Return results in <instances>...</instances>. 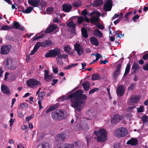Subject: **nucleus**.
Wrapping results in <instances>:
<instances>
[{"instance_id": "cd10ccee", "label": "nucleus", "mask_w": 148, "mask_h": 148, "mask_svg": "<svg viewBox=\"0 0 148 148\" xmlns=\"http://www.w3.org/2000/svg\"><path fill=\"white\" fill-rule=\"evenodd\" d=\"M67 26L69 27L73 28V33H74L75 34V28L76 26L75 23H73L72 21H71L67 24Z\"/></svg>"}, {"instance_id": "37998d69", "label": "nucleus", "mask_w": 148, "mask_h": 148, "mask_svg": "<svg viewBox=\"0 0 148 148\" xmlns=\"http://www.w3.org/2000/svg\"><path fill=\"white\" fill-rule=\"evenodd\" d=\"M60 135L57 134L55 137V139L56 141L58 143H61L63 142L62 140L61 139Z\"/></svg>"}, {"instance_id": "2f4dec72", "label": "nucleus", "mask_w": 148, "mask_h": 148, "mask_svg": "<svg viewBox=\"0 0 148 148\" xmlns=\"http://www.w3.org/2000/svg\"><path fill=\"white\" fill-rule=\"evenodd\" d=\"M81 30L82 35L84 38H87L88 36V34L87 29L85 28H81Z\"/></svg>"}, {"instance_id": "7c9ffc66", "label": "nucleus", "mask_w": 148, "mask_h": 148, "mask_svg": "<svg viewBox=\"0 0 148 148\" xmlns=\"http://www.w3.org/2000/svg\"><path fill=\"white\" fill-rule=\"evenodd\" d=\"M101 77L98 73H95L93 74L91 77L92 80H99L101 79Z\"/></svg>"}, {"instance_id": "4468645a", "label": "nucleus", "mask_w": 148, "mask_h": 148, "mask_svg": "<svg viewBox=\"0 0 148 148\" xmlns=\"http://www.w3.org/2000/svg\"><path fill=\"white\" fill-rule=\"evenodd\" d=\"M140 97L136 95L132 96L130 100L128 101V103L130 105H132L133 103L137 102L139 100Z\"/></svg>"}, {"instance_id": "864d4df0", "label": "nucleus", "mask_w": 148, "mask_h": 148, "mask_svg": "<svg viewBox=\"0 0 148 148\" xmlns=\"http://www.w3.org/2000/svg\"><path fill=\"white\" fill-rule=\"evenodd\" d=\"M84 20H85L86 22H89L90 19H78L77 22L79 24L83 22Z\"/></svg>"}, {"instance_id": "4be33fe9", "label": "nucleus", "mask_w": 148, "mask_h": 148, "mask_svg": "<svg viewBox=\"0 0 148 148\" xmlns=\"http://www.w3.org/2000/svg\"><path fill=\"white\" fill-rule=\"evenodd\" d=\"M90 13L88 12L86 9L84 10L82 12V15L84 16V18H88V16H90ZM77 18H84L82 16L78 17Z\"/></svg>"}, {"instance_id": "423d86ee", "label": "nucleus", "mask_w": 148, "mask_h": 148, "mask_svg": "<svg viewBox=\"0 0 148 148\" xmlns=\"http://www.w3.org/2000/svg\"><path fill=\"white\" fill-rule=\"evenodd\" d=\"M27 84L29 87L33 88L38 85H40V82L34 79H30L27 81Z\"/></svg>"}, {"instance_id": "1a4fd4ad", "label": "nucleus", "mask_w": 148, "mask_h": 148, "mask_svg": "<svg viewBox=\"0 0 148 148\" xmlns=\"http://www.w3.org/2000/svg\"><path fill=\"white\" fill-rule=\"evenodd\" d=\"M90 15L91 17V18H99V17L100 16H101L102 17L104 16V14L101 15L96 9H95L92 12L90 13Z\"/></svg>"}, {"instance_id": "20e7f679", "label": "nucleus", "mask_w": 148, "mask_h": 148, "mask_svg": "<svg viewBox=\"0 0 148 148\" xmlns=\"http://www.w3.org/2000/svg\"><path fill=\"white\" fill-rule=\"evenodd\" d=\"M64 112L61 110H56L51 113L52 118L54 120H61L64 118Z\"/></svg>"}, {"instance_id": "338daca9", "label": "nucleus", "mask_w": 148, "mask_h": 148, "mask_svg": "<svg viewBox=\"0 0 148 148\" xmlns=\"http://www.w3.org/2000/svg\"><path fill=\"white\" fill-rule=\"evenodd\" d=\"M37 49L34 47L33 49L31 51V53H30V55H33L37 51Z\"/></svg>"}, {"instance_id": "ea45409f", "label": "nucleus", "mask_w": 148, "mask_h": 148, "mask_svg": "<svg viewBox=\"0 0 148 148\" xmlns=\"http://www.w3.org/2000/svg\"><path fill=\"white\" fill-rule=\"evenodd\" d=\"M12 29V28L10 26L6 25H4L1 26L0 29L1 30H10Z\"/></svg>"}, {"instance_id": "f704fd0d", "label": "nucleus", "mask_w": 148, "mask_h": 148, "mask_svg": "<svg viewBox=\"0 0 148 148\" xmlns=\"http://www.w3.org/2000/svg\"><path fill=\"white\" fill-rule=\"evenodd\" d=\"M33 9V8L31 7H27L25 10L23 9L22 12L24 13H29L31 12Z\"/></svg>"}, {"instance_id": "c03bdc74", "label": "nucleus", "mask_w": 148, "mask_h": 148, "mask_svg": "<svg viewBox=\"0 0 148 148\" xmlns=\"http://www.w3.org/2000/svg\"><path fill=\"white\" fill-rule=\"evenodd\" d=\"M28 107V104L26 103H21L19 106V108L20 109H23L25 108H27Z\"/></svg>"}, {"instance_id": "2eb2a0df", "label": "nucleus", "mask_w": 148, "mask_h": 148, "mask_svg": "<svg viewBox=\"0 0 148 148\" xmlns=\"http://www.w3.org/2000/svg\"><path fill=\"white\" fill-rule=\"evenodd\" d=\"M121 67V64H119L116 67V70L113 73V77L115 79H116L120 74Z\"/></svg>"}, {"instance_id": "13d9d810", "label": "nucleus", "mask_w": 148, "mask_h": 148, "mask_svg": "<svg viewBox=\"0 0 148 148\" xmlns=\"http://www.w3.org/2000/svg\"><path fill=\"white\" fill-rule=\"evenodd\" d=\"M45 79L47 82H49L51 79V75H49L46 76V77H44Z\"/></svg>"}, {"instance_id": "e433bc0d", "label": "nucleus", "mask_w": 148, "mask_h": 148, "mask_svg": "<svg viewBox=\"0 0 148 148\" xmlns=\"http://www.w3.org/2000/svg\"><path fill=\"white\" fill-rule=\"evenodd\" d=\"M94 34L96 36H98L100 38L103 35L101 32L98 30L96 29L94 31Z\"/></svg>"}, {"instance_id": "69168bd1", "label": "nucleus", "mask_w": 148, "mask_h": 148, "mask_svg": "<svg viewBox=\"0 0 148 148\" xmlns=\"http://www.w3.org/2000/svg\"><path fill=\"white\" fill-rule=\"evenodd\" d=\"M83 128L84 130H87L89 129V127L87 124L85 123L83 125Z\"/></svg>"}, {"instance_id": "9b49d317", "label": "nucleus", "mask_w": 148, "mask_h": 148, "mask_svg": "<svg viewBox=\"0 0 148 148\" xmlns=\"http://www.w3.org/2000/svg\"><path fill=\"white\" fill-rule=\"evenodd\" d=\"M75 50L77 52V53L79 55H82L83 53V49L80 45L76 43L74 45Z\"/></svg>"}, {"instance_id": "0e129e2a", "label": "nucleus", "mask_w": 148, "mask_h": 148, "mask_svg": "<svg viewBox=\"0 0 148 148\" xmlns=\"http://www.w3.org/2000/svg\"><path fill=\"white\" fill-rule=\"evenodd\" d=\"M34 116V114H32L30 116H28L26 118V120L27 121H29L30 119L32 118Z\"/></svg>"}, {"instance_id": "e2e57ef3", "label": "nucleus", "mask_w": 148, "mask_h": 148, "mask_svg": "<svg viewBox=\"0 0 148 148\" xmlns=\"http://www.w3.org/2000/svg\"><path fill=\"white\" fill-rule=\"evenodd\" d=\"M7 68H8V69H10V70H14L16 69V66H15L13 65H11L10 66L9 65Z\"/></svg>"}, {"instance_id": "9d476101", "label": "nucleus", "mask_w": 148, "mask_h": 148, "mask_svg": "<svg viewBox=\"0 0 148 148\" xmlns=\"http://www.w3.org/2000/svg\"><path fill=\"white\" fill-rule=\"evenodd\" d=\"M123 116L118 114L114 115L113 119L111 120V123L112 124H115L121 121L123 118Z\"/></svg>"}, {"instance_id": "603ef678", "label": "nucleus", "mask_w": 148, "mask_h": 148, "mask_svg": "<svg viewBox=\"0 0 148 148\" xmlns=\"http://www.w3.org/2000/svg\"><path fill=\"white\" fill-rule=\"evenodd\" d=\"M40 3V5L42 8L44 7L47 5V3L43 0H41Z\"/></svg>"}, {"instance_id": "58836bf2", "label": "nucleus", "mask_w": 148, "mask_h": 148, "mask_svg": "<svg viewBox=\"0 0 148 148\" xmlns=\"http://www.w3.org/2000/svg\"><path fill=\"white\" fill-rule=\"evenodd\" d=\"M130 62H129L127 65L125 69V72L124 75V76H125L126 75H127L129 71L130 67Z\"/></svg>"}, {"instance_id": "5701e85b", "label": "nucleus", "mask_w": 148, "mask_h": 148, "mask_svg": "<svg viewBox=\"0 0 148 148\" xmlns=\"http://www.w3.org/2000/svg\"><path fill=\"white\" fill-rule=\"evenodd\" d=\"M139 69L140 67L139 65L137 63L134 62L132 66L131 69L132 71H132V73L134 74L137 71L139 70Z\"/></svg>"}, {"instance_id": "a211bd4d", "label": "nucleus", "mask_w": 148, "mask_h": 148, "mask_svg": "<svg viewBox=\"0 0 148 148\" xmlns=\"http://www.w3.org/2000/svg\"><path fill=\"white\" fill-rule=\"evenodd\" d=\"M57 28V26L54 24H52L47 28L45 31L44 32L45 34L50 33L54 30Z\"/></svg>"}, {"instance_id": "774afa93", "label": "nucleus", "mask_w": 148, "mask_h": 148, "mask_svg": "<svg viewBox=\"0 0 148 148\" xmlns=\"http://www.w3.org/2000/svg\"><path fill=\"white\" fill-rule=\"evenodd\" d=\"M143 68L144 70L148 71V63L144 65Z\"/></svg>"}, {"instance_id": "680f3d73", "label": "nucleus", "mask_w": 148, "mask_h": 148, "mask_svg": "<svg viewBox=\"0 0 148 148\" xmlns=\"http://www.w3.org/2000/svg\"><path fill=\"white\" fill-rule=\"evenodd\" d=\"M114 148H121V145L118 143H115L114 145Z\"/></svg>"}, {"instance_id": "5fc2aeb1", "label": "nucleus", "mask_w": 148, "mask_h": 148, "mask_svg": "<svg viewBox=\"0 0 148 148\" xmlns=\"http://www.w3.org/2000/svg\"><path fill=\"white\" fill-rule=\"evenodd\" d=\"M93 55H95L96 57V59L95 60V61H97L99 60V59L102 57V56L99 53H97L96 54H93Z\"/></svg>"}, {"instance_id": "c9c22d12", "label": "nucleus", "mask_w": 148, "mask_h": 148, "mask_svg": "<svg viewBox=\"0 0 148 148\" xmlns=\"http://www.w3.org/2000/svg\"><path fill=\"white\" fill-rule=\"evenodd\" d=\"M44 45L43 46L45 47L48 46L50 47L53 45V43L51 41L49 40H47L43 42Z\"/></svg>"}, {"instance_id": "412c9836", "label": "nucleus", "mask_w": 148, "mask_h": 148, "mask_svg": "<svg viewBox=\"0 0 148 148\" xmlns=\"http://www.w3.org/2000/svg\"><path fill=\"white\" fill-rule=\"evenodd\" d=\"M127 144L132 145H136L138 144V140L135 138H132L128 141Z\"/></svg>"}, {"instance_id": "bb28decb", "label": "nucleus", "mask_w": 148, "mask_h": 148, "mask_svg": "<svg viewBox=\"0 0 148 148\" xmlns=\"http://www.w3.org/2000/svg\"><path fill=\"white\" fill-rule=\"evenodd\" d=\"M90 41L92 45H95L96 46L98 45L99 42L95 37H93L90 38Z\"/></svg>"}, {"instance_id": "09e8293b", "label": "nucleus", "mask_w": 148, "mask_h": 148, "mask_svg": "<svg viewBox=\"0 0 148 148\" xmlns=\"http://www.w3.org/2000/svg\"><path fill=\"white\" fill-rule=\"evenodd\" d=\"M59 134L60 135L61 139L62 140L63 142L64 141V140H65L67 137V136L65 133Z\"/></svg>"}, {"instance_id": "6e6d98bb", "label": "nucleus", "mask_w": 148, "mask_h": 148, "mask_svg": "<svg viewBox=\"0 0 148 148\" xmlns=\"http://www.w3.org/2000/svg\"><path fill=\"white\" fill-rule=\"evenodd\" d=\"M138 112H142L144 111L143 106H140L139 108H137Z\"/></svg>"}, {"instance_id": "0eeeda50", "label": "nucleus", "mask_w": 148, "mask_h": 148, "mask_svg": "<svg viewBox=\"0 0 148 148\" xmlns=\"http://www.w3.org/2000/svg\"><path fill=\"white\" fill-rule=\"evenodd\" d=\"M113 3L111 0H107L103 6V9L106 11H109L111 10Z\"/></svg>"}, {"instance_id": "dca6fc26", "label": "nucleus", "mask_w": 148, "mask_h": 148, "mask_svg": "<svg viewBox=\"0 0 148 148\" xmlns=\"http://www.w3.org/2000/svg\"><path fill=\"white\" fill-rule=\"evenodd\" d=\"M124 86L122 85L119 86H118L117 90H116L117 95L120 96H122L124 93Z\"/></svg>"}, {"instance_id": "aec40b11", "label": "nucleus", "mask_w": 148, "mask_h": 148, "mask_svg": "<svg viewBox=\"0 0 148 148\" xmlns=\"http://www.w3.org/2000/svg\"><path fill=\"white\" fill-rule=\"evenodd\" d=\"M40 0H28V3L34 7H37L38 5Z\"/></svg>"}, {"instance_id": "393cba45", "label": "nucleus", "mask_w": 148, "mask_h": 148, "mask_svg": "<svg viewBox=\"0 0 148 148\" xmlns=\"http://www.w3.org/2000/svg\"><path fill=\"white\" fill-rule=\"evenodd\" d=\"M63 47L64 51L69 54V55H72L73 52L71 51V48L69 46V45H64Z\"/></svg>"}, {"instance_id": "473e14b6", "label": "nucleus", "mask_w": 148, "mask_h": 148, "mask_svg": "<svg viewBox=\"0 0 148 148\" xmlns=\"http://www.w3.org/2000/svg\"><path fill=\"white\" fill-rule=\"evenodd\" d=\"M37 148H49V144L47 143H44L38 145Z\"/></svg>"}, {"instance_id": "79ce46f5", "label": "nucleus", "mask_w": 148, "mask_h": 148, "mask_svg": "<svg viewBox=\"0 0 148 148\" xmlns=\"http://www.w3.org/2000/svg\"><path fill=\"white\" fill-rule=\"evenodd\" d=\"M43 45H44L43 42H37L34 47L38 49L40 46H42V47H44V46H43Z\"/></svg>"}, {"instance_id": "f8f14e48", "label": "nucleus", "mask_w": 148, "mask_h": 148, "mask_svg": "<svg viewBox=\"0 0 148 148\" xmlns=\"http://www.w3.org/2000/svg\"><path fill=\"white\" fill-rule=\"evenodd\" d=\"M72 8V6L70 3L64 4L62 6L63 10L66 12L71 11Z\"/></svg>"}, {"instance_id": "a878e982", "label": "nucleus", "mask_w": 148, "mask_h": 148, "mask_svg": "<svg viewBox=\"0 0 148 148\" xmlns=\"http://www.w3.org/2000/svg\"><path fill=\"white\" fill-rule=\"evenodd\" d=\"M1 90L4 93L6 94H10V91L8 87L5 85H3L1 86Z\"/></svg>"}, {"instance_id": "f257e3e1", "label": "nucleus", "mask_w": 148, "mask_h": 148, "mask_svg": "<svg viewBox=\"0 0 148 148\" xmlns=\"http://www.w3.org/2000/svg\"><path fill=\"white\" fill-rule=\"evenodd\" d=\"M83 92L82 90H78L68 96L70 99L71 106L76 111L79 112L81 110V106L83 103L82 101H85L86 99V95H82Z\"/></svg>"}, {"instance_id": "72a5a7b5", "label": "nucleus", "mask_w": 148, "mask_h": 148, "mask_svg": "<svg viewBox=\"0 0 148 148\" xmlns=\"http://www.w3.org/2000/svg\"><path fill=\"white\" fill-rule=\"evenodd\" d=\"M58 106L57 104L55 105L54 106H51L46 111V113H47L48 112H51L53 110H55Z\"/></svg>"}, {"instance_id": "a18cd8bd", "label": "nucleus", "mask_w": 148, "mask_h": 148, "mask_svg": "<svg viewBox=\"0 0 148 148\" xmlns=\"http://www.w3.org/2000/svg\"><path fill=\"white\" fill-rule=\"evenodd\" d=\"M68 55L67 54H62L61 55L60 54L59 55L58 58L60 59V61L61 62L62 61V58L63 59H65L68 57Z\"/></svg>"}, {"instance_id": "4c0bfd02", "label": "nucleus", "mask_w": 148, "mask_h": 148, "mask_svg": "<svg viewBox=\"0 0 148 148\" xmlns=\"http://www.w3.org/2000/svg\"><path fill=\"white\" fill-rule=\"evenodd\" d=\"M45 94L44 92H40L38 95V99L39 100L41 101L43 99V97L45 96Z\"/></svg>"}, {"instance_id": "bf43d9fd", "label": "nucleus", "mask_w": 148, "mask_h": 148, "mask_svg": "<svg viewBox=\"0 0 148 148\" xmlns=\"http://www.w3.org/2000/svg\"><path fill=\"white\" fill-rule=\"evenodd\" d=\"M132 14V12L131 11L127 13H126L125 14L124 18H127L128 17L130 16Z\"/></svg>"}, {"instance_id": "6ab92c4d", "label": "nucleus", "mask_w": 148, "mask_h": 148, "mask_svg": "<svg viewBox=\"0 0 148 148\" xmlns=\"http://www.w3.org/2000/svg\"><path fill=\"white\" fill-rule=\"evenodd\" d=\"M99 19H90V21L92 24H95V25L97 24L96 26L99 28L101 29H103L104 28V26L98 23V21H99Z\"/></svg>"}, {"instance_id": "f3484780", "label": "nucleus", "mask_w": 148, "mask_h": 148, "mask_svg": "<svg viewBox=\"0 0 148 148\" xmlns=\"http://www.w3.org/2000/svg\"><path fill=\"white\" fill-rule=\"evenodd\" d=\"M78 145V143L77 142H74L73 144H71L65 143L62 144L61 146L59 148H71L73 147H76Z\"/></svg>"}, {"instance_id": "c85d7f7f", "label": "nucleus", "mask_w": 148, "mask_h": 148, "mask_svg": "<svg viewBox=\"0 0 148 148\" xmlns=\"http://www.w3.org/2000/svg\"><path fill=\"white\" fill-rule=\"evenodd\" d=\"M12 59L10 57H8L5 59L4 64L6 67L11 64L12 62Z\"/></svg>"}, {"instance_id": "ddd939ff", "label": "nucleus", "mask_w": 148, "mask_h": 148, "mask_svg": "<svg viewBox=\"0 0 148 148\" xmlns=\"http://www.w3.org/2000/svg\"><path fill=\"white\" fill-rule=\"evenodd\" d=\"M11 26V27L12 29H15L22 31H24L25 29L24 27L23 26H21L19 23L17 22H14L12 25Z\"/></svg>"}, {"instance_id": "8fccbe9b", "label": "nucleus", "mask_w": 148, "mask_h": 148, "mask_svg": "<svg viewBox=\"0 0 148 148\" xmlns=\"http://www.w3.org/2000/svg\"><path fill=\"white\" fill-rule=\"evenodd\" d=\"M141 119L144 123H148V116H143L141 117Z\"/></svg>"}, {"instance_id": "b1692460", "label": "nucleus", "mask_w": 148, "mask_h": 148, "mask_svg": "<svg viewBox=\"0 0 148 148\" xmlns=\"http://www.w3.org/2000/svg\"><path fill=\"white\" fill-rule=\"evenodd\" d=\"M90 83L88 81L84 82L82 84V86L84 91H88L90 88Z\"/></svg>"}, {"instance_id": "7ed1b4c3", "label": "nucleus", "mask_w": 148, "mask_h": 148, "mask_svg": "<svg viewBox=\"0 0 148 148\" xmlns=\"http://www.w3.org/2000/svg\"><path fill=\"white\" fill-rule=\"evenodd\" d=\"M127 130L125 127H120L114 132V135L118 138L123 137L127 134Z\"/></svg>"}, {"instance_id": "39448f33", "label": "nucleus", "mask_w": 148, "mask_h": 148, "mask_svg": "<svg viewBox=\"0 0 148 148\" xmlns=\"http://www.w3.org/2000/svg\"><path fill=\"white\" fill-rule=\"evenodd\" d=\"M61 54V50L58 48H56L54 49L50 50L49 52L47 53L45 56L46 58L55 57L58 56V58L59 55Z\"/></svg>"}, {"instance_id": "c756f323", "label": "nucleus", "mask_w": 148, "mask_h": 148, "mask_svg": "<svg viewBox=\"0 0 148 148\" xmlns=\"http://www.w3.org/2000/svg\"><path fill=\"white\" fill-rule=\"evenodd\" d=\"M103 3L102 0H94L93 3L95 6L99 7L102 5Z\"/></svg>"}, {"instance_id": "052dcab7", "label": "nucleus", "mask_w": 148, "mask_h": 148, "mask_svg": "<svg viewBox=\"0 0 148 148\" xmlns=\"http://www.w3.org/2000/svg\"><path fill=\"white\" fill-rule=\"evenodd\" d=\"M43 35L42 34L39 36L36 37H34L33 38V40H37L41 39L43 38Z\"/></svg>"}, {"instance_id": "de8ad7c7", "label": "nucleus", "mask_w": 148, "mask_h": 148, "mask_svg": "<svg viewBox=\"0 0 148 148\" xmlns=\"http://www.w3.org/2000/svg\"><path fill=\"white\" fill-rule=\"evenodd\" d=\"M136 107V106H134L132 107H128L126 109L127 112L128 113L133 112H134L133 109L135 108Z\"/></svg>"}, {"instance_id": "6e6552de", "label": "nucleus", "mask_w": 148, "mask_h": 148, "mask_svg": "<svg viewBox=\"0 0 148 148\" xmlns=\"http://www.w3.org/2000/svg\"><path fill=\"white\" fill-rule=\"evenodd\" d=\"M11 48L10 45H5L1 48L0 53L1 54H6L8 53Z\"/></svg>"}, {"instance_id": "f03ea898", "label": "nucleus", "mask_w": 148, "mask_h": 148, "mask_svg": "<svg viewBox=\"0 0 148 148\" xmlns=\"http://www.w3.org/2000/svg\"><path fill=\"white\" fill-rule=\"evenodd\" d=\"M94 132L96 135H99L97 139L98 142H104L107 139L106 132L104 129H101L99 130V132L94 131Z\"/></svg>"}, {"instance_id": "49530a36", "label": "nucleus", "mask_w": 148, "mask_h": 148, "mask_svg": "<svg viewBox=\"0 0 148 148\" xmlns=\"http://www.w3.org/2000/svg\"><path fill=\"white\" fill-rule=\"evenodd\" d=\"M73 5L74 7L78 8L79 6H81V3L80 1H77L74 2Z\"/></svg>"}, {"instance_id": "4d7b16f0", "label": "nucleus", "mask_w": 148, "mask_h": 148, "mask_svg": "<svg viewBox=\"0 0 148 148\" xmlns=\"http://www.w3.org/2000/svg\"><path fill=\"white\" fill-rule=\"evenodd\" d=\"M99 90V89L97 88H95L90 90L89 92V94H90L91 93H94L95 91H98Z\"/></svg>"}, {"instance_id": "a19ab883", "label": "nucleus", "mask_w": 148, "mask_h": 148, "mask_svg": "<svg viewBox=\"0 0 148 148\" xmlns=\"http://www.w3.org/2000/svg\"><path fill=\"white\" fill-rule=\"evenodd\" d=\"M123 14L122 12H121L119 14H115L112 18H116L119 17V18H122L123 16Z\"/></svg>"}, {"instance_id": "3c124183", "label": "nucleus", "mask_w": 148, "mask_h": 148, "mask_svg": "<svg viewBox=\"0 0 148 148\" xmlns=\"http://www.w3.org/2000/svg\"><path fill=\"white\" fill-rule=\"evenodd\" d=\"M136 85V84L135 83H132L128 87V90L131 91L133 90Z\"/></svg>"}]
</instances>
